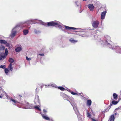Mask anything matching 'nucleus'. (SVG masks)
Segmentation results:
<instances>
[{
	"label": "nucleus",
	"mask_w": 121,
	"mask_h": 121,
	"mask_svg": "<svg viewBox=\"0 0 121 121\" xmlns=\"http://www.w3.org/2000/svg\"><path fill=\"white\" fill-rule=\"evenodd\" d=\"M60 95L61 96L63 97L64 98V100L69 101L72 105V104L68 100V96L65 94L64 93L62 92L60 93Z\"/></svg>",
	"instance_id": "obj_8"
},
{
	"label": "nucleus",
	"mask_w": 121,
	"mask_h": 121,
	"mask_svg": "<svg viewBox=\"0 0 121 121\" xmlns=\"http://www.w3.org/2000/svg\"><path fill=\"white\" fill-rule=\"evenodd\" d=\"M9 99L11 101H12L14 103V104H13L14 105H15V103H17V102L15 100V99H11L10 98Z\"/></svg>",
	"instance_id": "obj_29"
},
{
	"label": "nucleus",
	"mask_w": 121,
	"mask_h": 121,
	"mask_svg": "<svg viewBox=\"0 0 121 121\" xmlns=\"http://www.w3.org/2000/svg\"><path fill=\"white\" fill-rule=\"evenodd\" d=\"M4 93H5L6 94L5 96L7 98H8V95L4 91Z\"/></svg>",
	"instance_id": "obj_47"
},
{
	"label": "nucleus",
	"mask_w": 121,
	"mask_h": 121,
	"mask_svg": "<svg viewBox=\"0 0 121 121\" xmlns=\"http://www.w3.org/2000/svg\"><path fill=\"white\" fill-rule=\"evenodd\" d=\"M99 22L98 21H95L93 22L92 23V26L94 28H97L98 26Z\"/></svg>",
	"instance_id": "obj_7"
},
{
	"label": "nucleus",
	"mask_w": 121,
	"mask_h": 121,
	"mask_svg": "<svg viewBox=\"0 0 121 121\" xmlns=\"http://www.w3.org/2000/svg\"><path fill=\"white\" fill-rule=\"evenodd\" d=\"M40 114L43 119L47 121H50V119L48 116L47 115H46L44 114H42L41 113H40Z\"/></svg>",
	"instance_id": "obj_10"
},
{
	"label": "nucleus",
	"mask_w": 121,
	"mask_h": 121,
	"mask_svg": "<svg viewBox=\"0 0 121 121\" xmlns=\"http://www.w3.org/2000/svg\"><path fill=\"white\" fill-rule=\"evenodd\" d=\"M87 0H83V1H86Z\"/></svg>",
	"instance_id": "obj_54"
},
{
	"label": "nucleus",
	"mask_w": 121,
	"mask_h": 121,
	"mask_svg": "<svg viewBox=\"0 0 121 121\" xmlns=\"http://www.w3.org/2000/svg\"><path fill=\"white\" fill-rule=\"evenodd\" d=\"M5 49V47L4 46L1 45L0 47V50H4Z\"/></svg>",
	"instance_id": "obj_30"
},
{
	"label": "nucleus",
	"mask_w": 121,
	"mask_h": 121,
	"mask_svg": "<svg viewBox=\"0 0 121 121\" xmlns=\"http://www.w3.org/2000/svg\"><path fill=\"white\" fill-rule=\"evenodd\" d=\"M1 56L2 59H4L6 57L5 55H1Z\"/></svg>",
	"instance_id": "obj_41"
},
{
	"label": "nucleus",
	"mask_w": 121,
	"mask_h": 121,
	"mask_svg": "<svg viewBox=\"0 0 121 121\" xmlns=\"http://www.w3.org/2000/svg\"><path fill=\"white\" fill-rule=\"evenodd\" d=\"M112 104H110V105L108 107V108L106 110H108V108H109V109L111 107V106L112 105Z\"/></svg>",
	"instance_id": "obj_42"
},
{
	"label": "nucleus",
	"mask_w": 121,
	"mask_h": 121,
	"mask_svg": "<svg viewBox=\"0 0 121 121\" xmlns=\"http://www.w3.org/2000/svg\"><path fill=\"white\" fill-rule=\"evenodd\" d=\"M78 95H80V94L79 93H77V94Z\"/></svg>",
	"instance_id": "obj_50"
},
{
	"label": "nucleus",
	"mask_w": 121,
	"mask_h": 121,
	"mask_svg": "<svg viewBox=\"0 0 121 121\" xmlns=\"http://www.w3.org/2000/svg\"><path fill=\"white\" fill-rule=\"evenodd\" d=\"M8 52V51L7 49V48H6L4 53V54L5 56H6L7 55Z\"/></svg>",
	"instance_id": "obj_31"
},
{
	"label": "nucleus",
	"mask_w": 121,
	"mask_h": 121,
	"mask_svg": "<svg viewBox=\"0 0 121 121\" xmlns=\"http://www.w3.org/2000/svg\"><path fill=\"white\" fill-rule=\"evenodd\" d=\"M92 121H97L95 119L93 118H92Z\"/></svg>",
	"instance_id": "obj_48"
},
{
	"label": "nucleus",
	"mask_w": 121,
	"mask_h": 121,
	"mask_svg": "<svg viewBox=\"0 0 121 121\" xmlns=\"http://www.w3.org/2000/svg\"><path fill=\"white\" fill-rule=\"evenodd\" d=\"M83 30H79V32H84V29H83Z\"/></svg>",
	"instance_id": "obj_44"
},
{
	"label": "nucleus",
	"mask_w": 121,
	"mask_h": 121,
	"mask_svg": "<svg viewBox=\"0 0 121 121\" xmlns=\"http://www.w3.org/2000/svg\"><path fill=\"white\" fill-rule=\"evenodd\" d=\"M37 19H31L27 21L26 23L22 26V29H23V33L24 35H26L29 33V30L30 26H29V23L30 22H34L35 20Z\"/></svg>",
	"instance_id": "obj_3"
},
{
	"label": "nucleus",
	"mask_w": 121,
	"mask_h": 121,
	"mask_svg": "<svg viewBox=\"0 0 121 121\" xmlns=\"http://www.w3.org/2000/svg\"><path fill=\"white\" fill-rule=\"evenodd\" d=\"M60 29L62 30V31L65 32H66V30L63 27V26H62V27L61 28H60Z\"/></svg>",
	"instance_id": "obj_33"
},
{
	"label": "nucleus",
	"mask_w": 121,
	"mask_h": 121,
	"mask_svg": "<svg viewBox=\"0 0 121 121\" xmlns=\"http://www.w3.org/2000/svg\"><path fill=\"white\" fill-rule=\"evenodd\" d=\"M75 3L77 7H78L79 6L80 8H81V5L80 2L76 1L75 2Z\"/></svg>",
	"instance_id": "obj_17"
},
{
	"label": "nucleus",
	"mask_w": 121,
	"mask_h": 121,
	"mask_svg": "<svg viewBox=\"0 0 121 121\" xmlns=\"http://www.w3.org/2000/svg\"><path fill=\"white\" fill-rule=\"evenodd\" d=\"M34 102L35 104H37V103H39V97L38 96H37V97L35 98Z\"/></svg>",
	"instance_id": "obj_14"
},
{
	"label": "nucleus",
	"mask_w": 121,
	"mask_h": 121,
	"mask_svg": "<svg viewBox=\"0 0 121 121\" xmlns=\"http://www.w3.org/2000/svg\"><path fill=\"white\" fill-rule=\"evenodd\" d=\"M7 41L3 39H0V43L5 44L6 43Z\"/></svg>",
	"instance_id": "obj_24"
},
{
	"label": "nucleus",
	"mask_w": 121,
	"mask_h": 121,
	"mask_svg": "<svg viewBox=\"0 0 121 121\" xmlns=\"http://www.w3.org/2000/svg\"><path fill=\"white\" fill-rule=\"evenodd\" d=\"M71 93L72 95H74L77 94V93H75V92H74L73 91L71 92Z\"/></svg>",
	"instance_id": "obj_36"
},
{
	"label": "nucleus",
	"mask_w": 121,
	"mask_h": 121,
	"mask_svg": "<svg viewBox=\"0 0 121 121\" xmlns=\"http://www.w3.org/2000/svg\"><path fill=\"white\" fill-rule=\"evenodd\" d=\"M34 32L36 34H40L41 33L40 31L39 30H37L35 29L34 30Z\"/></svg>",
	"instance_id": "obj_26"
},
{
	"label": "nucleus",
	"mask_w": 121,
	"mask_h": 121,
	"mask_svg": "<svg viewBox=\"0 0 121 121\" xmlns=\"http://www.w3.org/2000/svg\"><path fill=\"white\" fill-rule=\"evenodd\" d=\"M119 102V101H116L115 100H113L112 101L111 103L115 105L117 104Z\"/></svg>",
	"instance_id": "obj_21"
},
{
	"label": "nucleus",
	"mask_w": 121,
	"mask_h": 121,
	"mask_svg": "<svg viewBox=\"0 0 121 121\" xmlns=\"http://www.w3.org/2000/svg\"><path fill=\"white\" fill-rule=\"evenodd\" d=\"M121 108V107H120V106L118 108H116L115 110L119 109H120Z\"/></svg>",
	"instance_id": "obj_43"
},
{
	"label": "nucleus",
	"mask_w": 121,
	"mask_h": 121,
	"mask_svg": "<svg viewBox=\"0 0 121 121\" xmlns=\"http://www.w3.org/2000/svg\"><path fill=\"white\" fill-rule=\"evenodd\" d=\"M117 113L116 112L114 113V115L116 116L117 115Z\"/></svg>",
	"instance_id": "obj_52"
},
{
	"label": "nucleus",
	"mask_w": 121,
	"mask_h": 121,
	"mask_svg": "<svg viewBox=\"0 0 121 121\" xmlns=\"http://www.w3.org/2000/svg\"><path fill=\"white\" fill-rule=\"evenodd\" d=\"M50 85H48V86H50Z\"/></svg>",
	"instance_id": "obj_57"
},
{
	"label": "nucleus",
	"mask_w": 121,
	"mask_h": 121,
	"mask_svg": "<svg viewBox=\"0 0 121 121\" xmlns=\"http://www.w3.org/2000/svg\"><path fill=\"white\" fill-rule=\"evenodd\" d=\"M23 23L22 22H20L17 24L16 25L13 29L15 30H16V31H17L19 28L21 26V25Z\"/></svg>",
	"instance_id": "obj_9"
},
{
	"label": "nucleus",
	"mask_w": 121,
	"mask_h": 121,
	"mask_svg": "<svg viewBox=\"0 0 121 121\" xmlns=\"http://www.w3.org/2000/svg\"><path fill=\"white\" fill-rule=\"evenodd\" d=\"M120 107H121V106H120Z\"/></svg>",
	"instance_id": "obj_58"
},
{
	"label": "nucleus",
	"mask_w": 121,
	"mask_h": 121,
	"mask_svg": "<svg viewBox=\"0 0 121 121\" xmlns=\"http://www.w3.org/2000/svg\"><path fill=\"white\" fill-rule=\"evenodd\" d=\"M107 13V11H104L101 13V19L103 20L104 19L106 14Z\"/></svg>",
	"instance_id": "obj_11"
},
{
	"label": "nucleus",
	"mask_w": 121,
	"mask_h": 121,
	"mask_svg": "<svg viewBox=\"0 0 121 121\" xmlns=\"http://www.w3.org/2000/svg\"><path fill=\"white\" fill-rule=\"evenodd\" d=\"M8 68V69H9L11 71H12L13 70V67L11 63H10L9 65Z\"/></svg>",
	"instance_id": "obj_20"
},
{
	"label": "nucleus",
	"mask_w": 121,
	"mask_h": 121,
	"mask_svg": "<svg viewBox=\"0 0 121 121\" xmlns=\"http://www.w3.org/2000/svg\"><path fill=\"white\" fill-rule=\"evenodd\" d=\"M87 116L88 117H90L91 116V115L90 114V113H89V112H87Z\"/></svg>",
	"instance_id": "obj_40"
},
{
	"label": "nucleus",
	"mask_w": 121,
	"mask_h": 121,
	"mask_svg": "<svg viewBox=\"0 0 121 121\" xmlns=\"http://www.w3.org/2000/svg\"><path fill=\"white\" fill-rule=\"evenodd\" d=\"M6 67V66L5 65H0V68L3 69H4Z\"/></svg>",
	"instance_id": "obj_32"
},
{
	"label": "nucleus",
	"mask_w": 121,
	"mask_h": 121,
	"mask_svg": "<svg viewBox=\"0 0 121 121\" xmlns=\"http://www.w3.org/2000/svg\"><path fill=\"white\" fill-rule=\"evenodd\" d=\"M88 7L91 11H93L95 7L93 4H89L88 5Z\"/></svg>",
	"instance_id": "obj_13"
},
{
	"label": "nucleus",
	"mask_w": 121,
	"mask_h": 121,
	"mask_svg": "<svg viewBox=\"0 0 121 121\" xmlns=\"http://www.w3.org/2000/svg\"><path fill=\"white\" fill-rule=\"evenodd\" d=\"M40 21L41 24L44 25L46 27L53 26L57 27V26L60 29L62 27V26L60 25L61 23L59 21H56L47 22V24L43 22L41 20H40Z\"/></svg>",
	"instance_id": "obj_2"
},
{
	"label": "nucleus",
	"mask_w": 121,
	"mask_h": 121,
	"mask_svg": "<svg viewBox=\"0 0 121 121\" xmlns=\"http://www.w3.org/2000/svg\"><path fill=\"white\" fill-rule=\"evenodd\" d=\"M38 55H39L41 56H44V54L43 53V54H38Z\"/></svg>",
	"instance_id": "obj_45"
},
{
	"label": "nucleus",
	"mask_w": 121,
	"mask_h": 121,
	"mask_svg": "<svg viewBox=\"0 0 121 121\" xmlns=\"http://www.w3.org/2000/svg\"><path fill=\"white\" fill-rule=\"evenodd\" d=\"M51 86L52 87H55V88L57 87V86L55 84H51Z\"/></svg>",
	"instance_id": "obj_34"
},
{
	"label": "nucleus",
	"mask_w": 121,
	"mask_h": 121,
	"mask_svg": "<svg viewBox=\"0 0 121 121\" xmlns=\"http://www.w3.org/2000/svg\"><path fill=\"white\" fill-rule=\"evenodd\" d=\"M35 108V109L39 111H41V109L39 108V106H34V108Z\"/></svg>",
	"instance_id": "obj_23"
},
{
	"label": "nucleus",
	"mask_w": 121,
	"mask_h": 121,
	"mask_svg": "<svg viewBox=\"0 0 121 121\" xmlns=\"http://www.w3.org/2000/svg\"><path fill=\"white\" fill-rule=\"evenodd\" d=\"M9 61L10 63H13L14 62V60L11 58H10L9 60Z\"/></svg>",
	"instance_id": "obj_28"
},
{
	"label": "nucleus",
	"mask_w": 121,
	"mask_h": 121,
	"mask_svg": "<svg viewBox=\"0 0 121 121\" xmlns=\"http://www.w3.org/2000/svg\"><path fill=\"white\" fill-rule=\"evenodd\" d=\"M2 88H1V87H0V91H1V90H2Z\"/></svg>",
	"instance_id": "obj_51"
},
{
	"label": "nucleus",
	"mask_w": 121,
	"mask_h": 121,
	"mask_svg": "<svg viewBox=\"0 0 121 121\" xmlns=\"http://www.w3.org/2000/svg\"><path fill=\"white\" fill-rule=\"evenodd\" d=\"M22 97V96L21 95H19L17 96V98H18V99L19 98V99H18L19 100H20V98L21 97Z\"/></svg>",
	"instance_id": "obj_38"
},
{
	"label": "nucleus",
	"mask_w": 121,
	"mask_h": 121,
	"mask_svg": "<svg viewBox=\"0 0 121 121\" xmlns=\"http://www.w3.org/2000/svg\"><path fill=\"white\" fill-rule=\"evenodd\" d=\"M92 103V101L90 99H88L87 100L86 105L87 106H90Z\"/></svg>",
	"instance_id": "obj_16"
},
{
	"label": "nucleus",
	"mask_w": 121,
	"mask_h": 121,
	"mask_svg": "<svg viewBox=\"0 0 121 121\" xmlns=\"http://www.w3.org/2000/svg\"><path fill=\"white\" fill-rule=\"evenodd\" d=\"M4 71L6 75H8V73L9 72V70L8 69L5 68L4 69Z\"/></svg>",
	"instance_id": "obj_25"
},
{
	"label": "nucleus",
	"mask_w": 121,
	"mask_h": 121,
	"mask_svg": "<svg viewBox=\"0 0 121 121\" xmlns=\"http://www.w3.org/2000/svg\"><path fill=\"white\" fill-rule=\"evenodd\" d=\"M17 32V31L16 30H15L13 29L11 31L10 36L12 37H14L15 36Z\"/></svg>",
	"instance_id": "obj_12"
},
{
	"label": "nucleus",
	"mask_w": 121,
	"mask_h": 121,
	"mask_svg": "<svg viewBox=\"0 0 121 121\" xmlns=\"http://www.w3.org/2000/svg\"><path fill=\"white\" fill-rule=\"evenodd\" d=\"M2 98V97L1 95H0V98Z\"/></svg>",
	"instance_id": "obj_53"
},
{
	"label": "nucleus",
	"mask_w": 121,
	"mask_h": 121,
	"mask_svg": "<svg viewBox=\"0 0 121 121\" xmlns=\"http://www.w3.org/2000/svg\"><path fill=\"white\" fill-rule=\"evenodd\" d=\"M57 88L62 91H64L65 90V89L62 86H58Z\"/></svg>",
	"instance_id": "obj_27"
},
{
	"label": "nucleus",
	"mask_w": 121,
	"mask_h": 121,
	"mask_svg": "<svg viewBox=\"0 0 121 121\" xmlns=\"http://www.w3.org/2000/svg\"><path fill=\"white\" fill-rule=\"evenodd\" d=\"M2 59V57H1V56H0V60H1Z\"/></svg>",
	"instance_id": "obj_49"
},
{
	"label": "nucleus",
	"mask_w": 121,
	"mask_h": 121,
	"mask_svg": "<svg viewBox=\"0 0 121 121\" xmlns=\"http://www.w3.org/2000/svg\"><path fill=\"white\" fill-rule=\"evenodd\" d=\"M113 96L114 99L115 100H117L118 98V95L116 93H113Z\"/></svg>",
	"instance_id": "obj_19"
},
{
	"label": "nucleus",
	"mask_w": 121,
	"mask_h": 121,
	"mask_svg": "<svg viewBox=\"0 0 121 121\" xmlns=\"http://www.w3.org/2000/svg\"><path fill=\"white\" fill-rule=\"evenodd\" d=\"M43 112L44 113H46L47 112V111L45 109H43Z\"/></svg>",
	"instance_id": "obj_39"
},
{
	"label": "nucleus",
	"mask_w": 121,
	"mask_h": 121,
	"mask_svg": "<svg viewBox=\"0 0 121 121\" xmlns=\"http://www.w3.org/2000/svg\"><path fill=\"white\" fill-rule=\"evenodd\" d=\"M120 99H118L119 100L118 101H119L120 100Z\"/></svg>",
	"instance_id": "obj_55"
},
{
	"label": "nucleus",
	"mask_w": 121,
	"mask_h": 121,
	"mask_svg": "<svg viewBox=\"0 0 121 121\" xmlns=\"http://www.w3.org/2000/svg\"><path fill=\"white\" fill-rule=\"evenodd\" d=\"M67 90L69 92L71 93V91L69 89H68V90Z\"/></svg>",
	"instance_id": "obj_46"
},
{
	"label": "nucleus",
	"mask_w": 121,
	"mask_h": 121,
	"mask_svg": "<svg viewBox=\"0 0 121 121\" xmlns=\"http://www.w3.org/2000/svg\"><path fill=\"white\" fill-rule=\"evenodd\" d=\"M69 41L72 43H75L77 42V41L75 40L72 38H71L69 39Z\"/></svg>",
	"instance_id": "obj_22"
},
{
	"label": "nucleus",
	"mask_w": 121,
	"mask_h": 121,
	"mask_svg": "<svg viewBox=\"0 0 121 121\" xmlns=\"http://www.w3.org/2000/svg\"><path fill=\"white\" fill-rule=\"evenodd\" d=\"M94 37L96 40L97 43L101 44L102 46L107 45L110 48L114 50L117 53H121V47L119 46H114L112 45V42L110 40V36L105 35L103 39L101 38L100 36L97 35H94Z\"/></svg>",
	"instance_id": "obj_1"
},
{
	"label": "nucleus",
	"mask_w": 121,
	"mask_h": 121,
	"mask_svg": "<svg viewBox=\"0 0 121 121\" xmlns=\"http://www.w3.org/2000/svg\"><path fill=\"white\" fill-rule=\"evenodd\" d=\"M26 60H31V58H29L27 56H26Z\"/></svg>",
	"instance_id": "obj_37"
},
{
	"label": "nucleus",
	"mask_w": 121,
	"mask_h": 121,
	"mask_svg": "<svg viewBox=\"0 0 121 121\" xmlns=\"http://www.w3.org/2000/svg\"><path fill=\"white\" fill-rule=\"evenodd\" d=\"M65 27V28L68 30H69L70 29L72 30H83V29H81L80 28H77L75 27H69L65 25H63Z\"/></svg>",
	"instance_id": "obj_5"
},
{
	"label": "nucleus",
	"mask_w": 121,
	"mask_h": 121,
	"mask_svg": "<svg viewBox=\"0 0 121 121\" xmlns=\"http://www.w3.org/2000/svg\"><path fill=\"white\" fill-rule=\"evenodd\" d=\"M6 44L5 45L6 46L8 47H9L10 46V44L9 43H5Z\"/></svg>",
	"instance_id": "obj_35"
},
{
	"label": "nucleus",
	"mask_w": 121,
	"mask_h": 121,
	"mask_svg": "<svg viewBox=\"0 0 121 121\" xmlns=\"http://www.w3.org/2000/svg\"><path fill=\"white\" fill-rule=\"evenodd\" d=\"M25 106L26 107L25 109H33L34 108L33 105L29 104L28 102H26L25 104Z\"/></svg>",
	"instance_id": "obj_4"
},
{
	"label": "nucleus",
	"mask_w": 121,
	"mask_h": 121,
	"mask_svg": "<svg viewBox=\"0 0 121 121\" xmlns=\"http://www.w3.org/2000/svg\"><path fill=\"white\" fill-rule=\"evenodd\" d=\"M82 12V11H80V13H81Z\"/></svg>",
	"instance_id": "obj_56"
},
{
	"label": "nucleus",
	"mask_w": 121,
	"mask_h": 121,
	"mask_svg": "<svg viewBox=\"0 0 121 121\" xmlns=\"http://www.w3.org/2000/svg\"><path fill=\"white\" fill-rule=\"evenodd\" d=\"M73 107V109L75 111L76 114H77L78 117V115L79 114V112L77 109V107Z\"/></svg>",
	"instance_id": "obj_18"
},
{
	"label": "nucleus",
	"mask_w": 121,
	"mask_h": 121,
	"mask_svg": "<svg viewBox=\"0 0 121 121\" xmlns=\"http://www.w3.org/2000/svg\"><path fill=\"white\" fill-rule=\"evenodd\" d=\"M17 47L15 49V51L17 52H19L22 50V46L20 44H17L16 45Z\"/></svg>",
	"instance_id": "obj_6"
},
{
	"label": "nucleus",
	"mask_w": 121,
	"mask_h": 121,
	"mask_svg": "<svg viewBox=\"0 0 121 121\" xmlns=\"http://www.w3.org/2000/svg\"><path fill=\"white\" fill-rule=\"evenodd\" d=\"M115 119L114 115H112L110 116L108 121H114Z\"/></svg>",
	"instance_id": "obj_15"
}]
</instances>
